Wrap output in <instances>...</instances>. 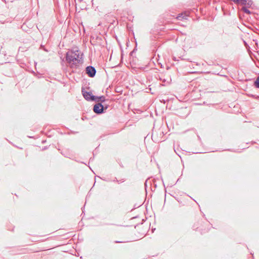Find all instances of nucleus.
<instances>
[{
  "label": "nucleus",
  "mask_w": 259,
  "mask_h": 259,
  "mask_svg": "<svg viewBox=\"0 0 259 259\" xmlns=\"http://www.w3.org/2000/svg\"><path fill=\"white\" fill-rule=\"evenodd\" d=\"M124 180H122V181H121V182H124Z\"/></svg>",
  "instance_id": "21"
},
{
  "label": "nucleus",
  "mask_w": 259,
  "mask_h": 259,
  "mask_svg": "<svg viewBox=\"0 0 259 259\" xmlns=\"http://www.w3.org/2000/svg\"><path fill=\"white\" fill-rule=\"evenodd\" d=\"M179 59H181V60H189V59H187V58H185L183 56H182L181 57H179Z\"/></svg>",
  "instance_id": "12"
},
{
  "label": "nucleus",
  "mask_w": 259,
  "mask_h": 259,
  "mask_svg": "<svg viewBox=\"0 0 259 259\" xmlns=\"http://www.w3.org/2000/svg\"><path fill=\"white\" fill-rule=\"evenodd\" d=\"M254 85L255 88L259 89V76L256 78L254 82Z\"/></svg>",
  "instance_id": "10"
},
{
  "label": "nucleus",
  "mask_w": 259,
  "mask_h": 259,
  "mask_svg": "<svg viewBox=\"0 0 259 259\" xmlns=\"http://www.w3.org/2000/svg\"><path fill=\"white\" fill-rule=\"evenodd\" d=\"M95 99H96V100H94V101L99 102V103L100 102L101 103L103 102H104L106 100L105 97L104 96H96V98H95Z\"/></svg>",
  "instance_id": "8"
},
{
  "label": "nucleus",
  "mask_w": 259,
  "mask_h": 259,
  "mask_svg": "<svg viewBox=\"0 0 259 259\" xmlns=\"http://www.w3.org/2000/svg\"><path fill=\"white\" fill-rule=\"evenodd\" d=\"M158 132H159V134H160V136H161V135H163V131H162V130H158Z\"/></svg>",
  "instance_id": "13"
},
{
  "label": "nucleus",
  "mask_w": 259,
  "mask_h": 259,
  "mask_svg": "<svg viewBox=\"0 0 259 259\" xmlns=\"http://www.w3.org/2000/svg\"><path fill=\"white\" fill-rule=\"evenodd\" d=\"M107 108V106L104 107L101 103H98L94 105L93 107V111L97 114H101L104 113V111L106 110Z\"/></svg>",
  "instance_id": "3"
},
{
  "label": "nucleus",
  "mask_w": 259,
  "mask_h": 259,
  "mask_svg": "<svg viewBox=\"0 0 259 259\" xmlns=\"http://www.w3.org/2000/svg\"><path fill=\"white\" fill-rule=\"evenodd\" d=\"M190 12L184 11V12L179 13V26H182L186 27L187 25L188 20L189 17Z\"/></svg>",
  "instance_id": "2"
},
{
  "label": "nucleus",
  "mask_w": 259,
  "mask_h": 259,
  "mask_svg": "<svg viewBox=\"0 0 259 259\" xmlns=\"http://www.w3.org/2000/svg\"><path fill=\"white\" fill-rule=\"evenodd\" d=\"M102 179L104 181H108L107 180H106L105 179Z\"/></svg>",
  "instance_id": "19"
},
{
  "label": "nucleus",
  "mask_w": 259,
  "mask_h": 259,
  "mask_svg": "<svg viewBox=\"0 0 259 259\" xmlns=\"http://www.w3.org/2000/svg\"><path fill=\"white\" fill-rule=\"evenodd\" d=\"M173 59H174L175 61H177V60H176V57H173Z\"/></svg>",
  "instance_id": "17"
},
{
  "label": "nucleus",
  "mask_w": 259,
  "mask_h": 259,
  "mask_svg": "<svg viewBox=\"0 0 259 259\" xmlns=\"http://www.w3.org/2000/svg\"><path fill=\"white\" fill-rule=\"evenodd\" d=\"M180 110H181V112H184L186 113V115L181 116L183 118H185V117H187V116L189 114V112H190L189 109H188L187 107H185V108L181 107Z\"/></svg>",
  "instance_id": "9"
},
{
  "label": "nucleus",
  "mask_w": 259,
  "mask_h": 259,
  "mask_svg": "<svg viewBox=\"0 0 259 259\" xmlns=\"http://www.w3.org/2000/svg\"><path fill=\"white\" fill-rule=\"evenodd\" d=\"M175 16L176 19H178V15H176Z\"/></svg>",
  "instance_id": "18"
},
{
  "label": "nucleus",
  "mask_w": 259,
  "mask_h": 259,
  "mask_svg": "<svg viewBox=\"0 0 259 259\" xmlns=\"http://www.w3.org/2000/svg\"><path fill=\"white\" fill-rule=\"evenodd\" d=\"M113 182H117L119 183V181H118L116 179V178H115L114 180H113Z\"/></svg>",
  "instance_id": "14"
},
{
  "label": "nucleus",
  "mask_w": 259,
  "mask_h": 259,
  "mask_svg": "<svg viewBox=\"0 0 259 259\" xmlns=\"http://www.w3.org/2000/svg\"><path fill=\"white\" fill-rule=\"evenodd\" d=\"M155 133L154 132H153L152 135V139L153 140L156 141V140L155 139ZM157 141L158 142V140H157Z\"/></svg>",
  "instance_id": "11"
},
{
  "label": "nucleus",
  "mask_w": 259,
  "mask_h": 259,
  "mask_svg": "<svg viewBox=\"0 0 259 259\" xmlns=\"http://www.w3.org/2000/svg\"><path fill=\"white\" fill-rule=\"evenodd\" d=\"M81 92L83 97L86 100L89 101H94L96 100V99H95L96 96L93 95L91 92L85 91L84 89H82Z\"/></svg>",
  "instance_id": "4"
},
{
  "label": "nucleus",
  "mask_w": 259,
  "mask_h": 259,
  "mask_svg": "<svg viewBox=\"0 0 259 259\" xmlns=\"http://www.w3.org/2000/svg\"><path fill=\"white\" fill-rule=\"evenodd\" d=\"M164 140H161L160 142L164 141Z\"/></svg>",
  "instance_id": "20"
},
{
  "label": "nucleus",
  "mask_w": 259,
  "mask_h": 259,
  "mask_svg": "<svg viewBox=\"0 0 259 259\" xmlns=\"http://www.w3.org/2000/svg\"><path fill=\"white\" fill-rule=\"evenodd\" d=\"M169 231L171 233L177 232V221H170L169 223Z\"/></svg>",
  "instance_id": "7"
},
{
  "label": "nucleus",
  "mask_w": 259,
  "mask_h": 259,
  "mask_svg": "<svg viewBox=\"0 0 259 259\" xmlns=\"http://www.w3.org/2000/svg\"><path fill=\"white\" fill-rule=\"evenodd\" d=\"M183 37H185L184 38V44H182V47L183 48V50L184 51H185L186 49H188V48H191V39H190V37H185L184 35L181 36V39H183Z\"/></svg>",
  "instance_id": "5"
},
{
  "label": "nucleus",
  "mask_w": 259,
  "mask_h": 259,
  "mask_svg": "<svg viewBox=\"0 0 259 259\" xmlns=\"http://www.w3.org/2000/svg\"><path fill=\"white\" fill-rule=\"evenodd\" d=\"M121 242H122V241H115V243H121Z\"/></svg>",
  "instance_id": "16"
},
{
  "label": "nucleus",
  "mask_w": 259,
  "mask_h": 259,
  "mask_svg": "<svg viewBox=\"0 0 259 259\" xmlns=\"http://www.w3.org/2000/svg\"><path fill=\"white\" fill-rule=\"evenodd\" d=\"M174 151H175V153H176L177 155H178V154L177 153V149H176V148H175V146H174Z\"/></svg>",
  "instance_id": "15"
},
{
  "label": "nucleus",
  "mask_w": 259,
  "mask_h": 259,
  "mask_svg": "<svg viewBox=\"0 0 259 259\" xmlns=\"http://www.w3.org/2000/svg\"><path fill=\"white\" fill-rule=\"evenodd\" d=\"M85 73L90 77H94L96 73L95 68L92 66H89L85 68Z\"/></svg>",
  "instance_id": "6"
},
{
  "label": "nucleus",
  "mask_w": 259,
  "mask_h": 259,
  "mask_svg": "<svg viewBox=\"0 0 259 259\" xmlns=\"http://www.w3.org/2000/svg\"><path fill=\"white\" fill-rule=\"evenodd\" d=\"M81 56L82 55L80 56L79 51L77 49L69 51L66 54V61L71 67L73 66H78V64L82 61Z\"/></svg>",
  "instance_id": "1"
}]
</instances>
